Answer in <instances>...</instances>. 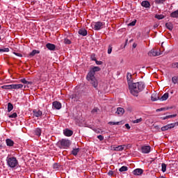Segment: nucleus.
Returning <instances> with one entry per match:
<instances>
[{"label":"nucleus","mask_w":178,"mask_h":178,"mask_svg":"<svg viewBox=\"0 0 178 178\" xmlns=\"http://www.w3.org/2000/svg\"><path fill=\"white\" fill-rule=\"evenodd\" d=\"M128 168L127 166L121 167L119 170L120 172H127Z\"/></svg>","instance_id":"nucleus-35"},{"label":"nucleus","mask_w":178,"mask_h":178,"mask_svg":"<svg viewBox=\"0 0 178 178\" xmlns=\"http://www.w3.org/2000/svg\"><path fill=\"white\" fill-rule=\"evenodd\" d=\"M143 172L144 170H143V169L137 168L133 171V173L134 175H135V176H140V175L143 173Z\"/></svg>","instance_id":"nucleus-13"},{"label":"nucleus","mask_w":178,"mask_h":178,"mask_svg":"<svg viewBox=\"0 0 178 178\" xmlns=\"http://www.w3.org/2000/svg\"><path fill=\"white\" fill-rule=\"evenodd\" d=\"M143 122V118H139V119H137V120H134L133 121V123H140V122Z\"/></svg>","instance_id":"nucleus-38"},{"label":"nucleus","mask_w":178,"mask_h":178,"mask_svg":"<svg viewBox=\"0 0 178 178\" xmlns=\"http://www.w3.org/2000/svg\"><path fill=\"white\" fill-rule=\"evenodd\" d=\"M90 59H92V60H97V58H95V55H92L91 56H90Z\"/></svg>","instance_id":"nucleus-50"},{"label":"nucleus","mask_w":178,"mask_h":178,"mask_svg":"<svg viewBox=\"0 0 178 178\" xmlns=\"http://www.w3.org/2000/svg\"><path fill=\"white\" fill-rule=\"evenodd\" d=\"M172 67H177V69H178V63H173Z\"/></svg>","instance_id":"nucleus-53"},{"label":"nucleus","mask_w":178,"mask_h":178,"mask_svg":"<svg viewBox=\"0 0 178 178\" xmlns=\"http://www.w3.org/2000/svg\"><path fill=\"white\" fill-rule=\"evenodd\" d=\"M108 124H111V126H120V124H122V121L116 122H109Z\"/></svg>","instance_id":"nucleus-28"},{"label":"nucleus","mask_w":178,"mask_h":178,"mask_svg":"<svg viewBox=\"0 0 178 178\" xmlns=\"http://www.w3.org/2000/svg\"><path fill=\"white\" fill-rule=\"evenodd\" d=\"M101 68L99 67H93L90 69L86 76V79L92 86V87H94V88H97L98 87V81L97 80V78H95V72H99Z\"/></svg>","instance_id":"nucleus-1"},{"label":"nucleus","mask_w":178,"mask_h":178,"mask_svg":"<svg viewBox=\"0 0 178 178\" xmlns=\"http://www.w3.org/2000/svg\"><path fill=\"white\" fill-rule=\"evenodd\" d=\"M125 127L126 129H127L128 130H130V129H131V127H130V125L129 124H125Z\"/></svg>","instance_id":"nucleus-49"},{"label":"nucleus","mask_w":178,"mask_h":178,"mask_svg":"<svg viewBox=\"0 0 178 178\" xmlns=\"http://www.w3.org/2000/svg\"><path fill=\"white\" fill-rule=\"evenodd\" d=\"M60 148H67L70 147V141L67 139H61L59 140Z\"/></svg>","instance_id":"nucleus-5"},{"label":"nucleus","mask_w":178,"mask_h":178,"mask_svg":"<svg viewBox=\"0 0 178 178\" xmlns=\"http://www.w3.org/2000/svg\"><path fill=\"white\" fill-rule=\"evenodd\" d=\"M21 83H22L23 84H27V80H26V79H22L20 80Z\"/></svg>","instance_id":"nucleus-43"},{"label":"nucleus","mask_w":178,"mask_h":178,"mask_svg":"<svg viewBox=\"0 0 178 178\" xmlns=\"http://www.w3.org/2000/svg\"><path fill=\"white\" fill-rule=\"evenodd\" d=\"M53 108H54V109H60L62 108V104H60V102H53Z\"/></svg>","instance_id":"nucleus-11"},{"label":"nucleus","mask_w":178,"mask_h":178,"mask_svg":"<svg viewBox=\"0 0 178 178\" xmlns=\"http://www.w3.org/2000/svg\"><path fill=\"white\" fill-rule=\"evenodd\" d=\"M161 47H163V43L161 44Z\"/></svg>","instance_id":"nucleus-61"},{"label":"nucleus","mask_w":178,"mask_h":178,"mask_svg":"<svg viewBox=\"0 0 178 178\" xmlns=\"http://www.w3.org/2000/svg\"><path fill=\"white\" fill-rule=\"evenodd\" d=\"M136 47H137V44L134 43V44H133V48H136Z\"/></svg>","instance_id":"nucleus-57"},{"label":"nucleus","mask_w":178,"mask_h":178,"mask_svg":"<svg viewBox=\"0 0 178 178\" xmlns=\"http://www.w3.org/2000/svg\"><path fill=\"white\" fill-rule=\"evenodd\" d=\"M75 119H76L77 120H80L79 117H75Z\"/></svg>","instance_id":"nucleus-59"},{"label":"nucleus","mask_w":178,"mask_h":178,"mask_svg":"<svg viewBox=\"0 0 178 178\" xmlns=\"http://www.w3.org/2000/svg\"><path fill=\"white\" fill-rule=\"evenodd\" d=\"M127 111H128L129 112H130V111H131V108L129 107V108L127 109Z\"/></svg>","instance_id":"nucleus-58"},{"label":"nucleus","mask_w":178,"mask_h":178,"mask_svg":"<svg viewBox=\"0 0 178 178\" xmlns=\"http://www.w3.org/2000/svg\"><path fill=\"white\" fill-rule=\"evenodd\" d=\"M53 168H54V169H59V165H58V163H54V164L53 165Z\"/></svg>","instance_id":"nucleus-46"},{"label":"nucleus","mask_w":178,"mask_h":178,"mask_svg":"<svg viewBox=\"0 0 178 178\" xmlns=\"http://www.w3.org/2000/svg\"><path fill=\"white\" fill-rule=\"evenodd\" d=\"M141 150L143 154H149L151 152V147L148 145L143 146Z\"/></svg>","instance_id":"nucleus-9"},{"label":"nucleus","mask_w":178,"mask_h":178,"mask_svg":"<svg viewBox=\"0 0 178 178\" xmlns=\"http://www.w3.org/2000/svg\"><path fill=\"white\" fill-rule=\"evenodd\" d=\"M92 26L94 30L99 31L104 28V26H105V22H93Z\"/></svg>","instance_id":"nucleus-6"},{"label":"nucleus","mask_w":178,"mask_h":178,"mask_svg":"<svg viewBox=\"0 0 178 178\" xmlns=\"http://www.w3.org/2000/svg\"><path fill=\"white\" fill-rule=\"evenodd\" d=\"M155 18L158 20H162V19H165V16L163 15H156Z\"/></svg>","instance_id":"nucleus-31"},{"label":"nucleus","mask_w":178,"mask_h":178,"mask_svg":"<svg viewBox=\"0 0 178 178\" xmlns=\"http://www.w3.org/2000/svg\"><path fill=\"white\" fill-rule=\"evenodd\" d=\"M130 92L134 97H138V93L145 88V83L143 81L133 83L129 86Z\"/></svg>","instance_id":"nucleus-2"},{"label":"nucleus","mask_w":178,"mask_h":178,"mask_svg":"<svg viewBox=\"0 0 178 178\" xmlns=\"http://www.w3.org/2000/svg\"><path fill=\"white\" fill-rule=\"evenodd\" d=\"M0 40H1V36H0Z\"/></svg>","instance_id":"nucleus-64"},{"label":"nucleus","mask_w":178,"mask_h":178,"mask_svg":"<svg viewBox=\"0 0 178 178\" xmlns=\"http://www.w3.org/2000/svg\"><path fill=\"white\" fill-rule=\"evenodd\" d=\"M13 110V104H12L11 103H8V112H10Z\"/></svg>","instance_id":"nucleus-33"},{"label":"nucleus","mask_w":178,"mask_h":178,"mask_svg":"<svg viewBox=\"0 0 178 178\" xmlns=\"http://www.w3.org/2000/svg\"><path fill=\"white\" fill-rule=\"evenodd\" d=\"M165 27L170 30V31H172V30H173V24H172V22H167L165 23Z\"/></svg>","instance_id":"nucleus-23"},{"label":"nucleus","mask_w":178,"mask_h":178,"mask_svg":"<svg viewBox=\"0 0 178 178\" xmlns=\"http://www.w3.org/2000/svg\"><path fill=\"white\" fill-rule=\"evenodd\" d=\"M95 133L99 134V133H102V131H101V129H96Z\"/></svg>","instance_id":"nucleus-56"},{"label":"nucleus","mask_w":178,"mask_h":178,"mask_svg":"<svg viewBox=\"0 0 178 178\" xmlns=\"http://www.w3.org/2000/svg\"><path fill=\"white\" fill-rule=\"evenodd\" d=\"M166 0H155L156 3H163Z\"/></svg>","instance_id":"nucleus-41"},{"label":"nucleus","mask_w":178,"mask_h":178,"mask_svg":"<svg viewBox=\"0 0 178 178\" xmlns=\"http://www.w3.org/2000/svg\"><path fill=\"white\" fill-rule=\"evenodd\" d=\"M79 151H80L79 148L73 149V150L72 151V155H74V156H76V155H77V154H79Z\"/></svg>","instance_id":"nucleus-29"},{"label":"nucleus","mask_w":178,"mask_h":178,"mask_svg":"<svg viewBox=\"0 0 178 178\" xmlns=\"http://www.w3.org/2000/svg\"><path fill=\"white\" fill-rule=\"evenodd\" d=\"M177 124H178L177 122H175V123L168 124L166 126L168 128V129H173V127H176Z\"/></svg>","instance_id":"nucleus-27"},{"label":"nucleus","mask_w":178,"mask_h":178,"mask_svg":"<svg viewBox=\"0 0 178 178\" xmlns=\"http://www.w3.org/2000/svg\"><path fill=\"white\" fill-rule=\"evenodd\" d=\"M116 111V112H124V108L122 107H118L117 108L115 107L112 108V111Z\"/></svg>","instance_id":"nucleus-25"},{"label":"nucleus","mask_w":178,"mask_h":178,"mask_svg":"<svg viewBox=\"0 0 178 178\" xmlns=\"http://www.w3.org/2000/svg\"><path fill=\"white\" fill-rule=\"evenodd\" d=\"M64 43L65 44H67L68 45H70V44H72V41H70V40L67 39V38H65L64 40Z\"/></svg>","instance_id":"nucleus-37"},{"label":"nucleus","mask_w":178,"mask_h":178,"mask_svg":"<svg viewBox=\"0 0 178 178\" xmlns=\"http://www.w3.org/2000/svg\"><path fill=\"white\" fill-rule=\"evenodd\" d=\"M136 23H137V21H133L132 22L129 24V26H136Z\"/></svg>","instance_id":"nucleus-45"},{"label":"nucleus","mask_w":178,"mask_h":178,"mask_svg":"<svg viewBox=\"0 0 178 178\" xmlns=\"http://www.w3.org/2000/svg\"><path fill=\"white\" fill-rule=\"evenodd\" d=\"M154 27H158V25H155Z\"/></svg>","instance_id":"nucleus-60"},{"label":"nucleus","mask_w":178,"mask_h":178,"mask_svg":"<svg viewBox=\"0 0 178 178\" xmlns=\"http://www.w3.org/2000/svg\"><path fill=\"white\" fill-rule=\"evenodd\" d=\"M46 48H47V49H49V51H55V48H56V46L52 43H47L46 44Z\"/></svg>","instance_id":"nucleus-14"},{"label":"nucleus","mask_w":178,"mask_h":178,"mask_svg":"<svg viewBox=\"0 0 178 178\" xmlns=\"http://www.w3.org/2000/svg\"><path fill=\"white\" fill-rule=\"evenodd\" d=\"M6 162L7 165L9 168H11L12 169L16 168L17 165H19V161H17V159L16 157H7L6 158Z\"/></svg>","instance_id":"nucleus-3"},{"label":"nucleus","mask_w":178,"mask_h":178,"mask_svg":"<svg viewBox=\"0 0 178 178\" xmlns=\"http://www.w3.org/2000/svg\"><path fill=\"white\" fill-rule=\"evenodd\" d=\"M37 54H40V51H39V50L34 49V50H33V51L29 54V56H30V57L35 56V55H37Z\"/></svg>","instance_id":"nucleus-24"},{"label":"nucleus","mask_w":178,"mask_h":178,"mask_svg":"<svg viewBox=\"0 0 178 178\" xmlns=\"http://www.w3.org/2000/svg\"><path fill=\"white\" fill-rule=\"evenodd\" d=\"M98 111H99V109H98V108H93L92 112H98Z\"/></svg>","instance_id":"nucleus-55"},{"label":"nucleus","mask_w":178,"mask_h":178,"mask_svg":"<svg viewBox=\"0 0 178 178\" xmlns=\"http://www.w3.org/2000/svg\"><path fill=\"white\" fill-rule=\"evenodd\" d=\"M0 148H2V145H0Z\"/></svg>","instance_id":"nucleus-62"},{"label":"nucleus","mask_w":178,"mask_h":178,"mask_svg":"<svg viewBox=\"0 0 178 178\" xmlns=\"http://www.w3.org/2000/svg\"><path fill=\"white\" fill-rule=\"evenodd\" d=\"M0 52H9V48L0 49Z\"/></svg>","instance_id":"nucleus-40"},{"label":"nucleus","mask_w":178,"mask_h":178,"mask_svg":"<svg viewBox=\"0 0 178 178\" xmlns=\"http://www.w3.org/2000/svg\"><path fill=\"white\" fill-rule=\"evenodd\" d=\"M63 134L64 136H66V137H72V136H73V131L68 129H65L63 131Z\"/></svg>","instance_id":"nucleus-10"},{"label":"nucleus","mask_w":178,"mask_h":178,"mask_svg":"<svg viewBox=\"0 0 178 178\" xmlns=\"http://www.w3.org/2000/svg\"><path fill=\"white\" fill-rule=\"evenodd\" d=\"M96 65H102V61H98L97 59L95 60Z\"/></svg>","instance_id":"nucleus-48"},{"label":"nucleus","mask_w":178,"mask_h":178,"mask_svg":"<svg viewBox=\"0 0 178 178\" xmlns=\"http://www.w3.org/2000/svg\"><path fill=\"white\" fill-rule=\"evenodd\" d=\"M166 164L165 163H162L161 164V170L163 173H165V172H166Z\"/></svg>","instance_id":"nucleus-34"},{"label":"nucleus","mask_w":178,"mask_h":178,"mask_svg":"<svg viewBox=\"0 0 178 178\" xmlns=\"http://www.w3.org/2000/svg\"><path fill=\"white\" fill-rule=\"evenodd\" d=\"M166 130H169L167 125L161 127V131H166Z\"/></svg>","instance_id":"nucleus-42"},{"label":"nucleus","mask_w":178,"mask_h":178,"mask_svg":"<svg viewBox=\"0 0 178 178\" xmlns=\"http://www.w3.org/2000/svg\"><path fill=\"white\" fill-rule=\"evenodd\" d=\"M0 29H1V25H0Z\"/></svg>","instance_id":"nucleus-63"},{"label":"nucleus","mask_w":178,"mask_h":178,"mask_svg":"<svg viewBox=\"0 0 178 178\" xmlns=\"http://www.w3.org/2000/svg\"><path fill=\"white\" fill-rule=\"evenodd\" d=\"M151 99L152 101H159L160 100V97H159V95H158L157 93H153L151 96Z\"/></svg>","instance_id":"nucleus-16"},{"label":"nucleus","mask_w":178,"mask_h":178,"mask_svg":"<svg viewBox=\"0 0 178 178\" xmlns=\"http://www.w3.org/2000/svg\"><path fill=\"white\" fill-rule=\"evenodd\" d=\"M34 131L35 136H41V129L37 128Z\"/></svg>","instance_id":"nucleus-32"},{"label":"nucleus","mask_w":178,"mask_h":178,"mask_svg":"<svg viewBox=\"0 0 178 178\" xmlns=\"http://www.w3.org/2000/svg\"><path fill=\"white\" fill-rule=\"evenodd\" d=\"M170 17H174V18H176L177 19L178 18V10L172 12L171 14H170Z\"/></svg>","instance_id":"nucleus-26"},{"label":"nucleus","mask_w":178,"mask_h":178,"mask_svg":"<svg viewBox=\"0 0 178 178\" xmlns=\"http://www.w3.org/2000/svg\"><path fill=\"white\" fill-rule=\"evenodd\" d=\"M97 138L100 140V141H103L104 140V136L102 135H99L97 136Z\"/></svg>","instance_id":"nucleus-44"},{"label":"nucleus","mask_w":178,"mask_h":178,"mask_svg":"<svg viewBox=\"0 0 178 178\" xmlns=\"http://www.w3.org/2000/svg\"><path fill=\"white\" fill-rule=\"evenodd\" d=\"M176 116H177V114L168 115L165 117H161V119H162V120H166V119H172L176 118Z\"/></svg>","instance_id":"nucleus-17"},{"label":"nucleus","mask_w":178,"mask_h":178,"mask_svg":"<svg viewBox=\"0 0 178 178\" xmlns=\"http://www.w3.org/2000/svg\"><path fill=\"white\" fill-rule=\"evenodd\" d=\"M3 90H19V88H23V84H12V85H6L1 86Z\"/></svg>","instance_id":"nucleus-4"},{"label":"nucleus","mask_w":178,"mask_h":178,"mask_svg":"<svg viewBox=\"0 0 178 178\" xmlns=\"http://www.w3.org/2000/svg\"><path fill=\"white\" fill-rule=\"evenodd\" d=\"M172 81L173 84H177V81H178L177 76H173L172 78Z\"/></svg>","instance_id":"nucleus-36"},{"label":"nucleus","mask_w":178,"mask_h":178,"mask_svg":"<svg viewBox=\"0 0 178 178\" xmlns=\"http://www.w3.org/2000/svg\"><path fill=\"white\" fill-rule=\"evenodd\" d=\"M108 176H113V171H112V170L108 171Z\"/></svg>","instance_id":"nucleus-52"},{"label":"nucleus","mask_w":178,"mask_h":178,"mask_svg":"<svg viewBox=\"0 0 178 178\" xmlns=\"http://www.w3.org/2000/svg\"><path fill=\"white\" fill-rule=\"evenodd\" d=\"M175 111L176 108L175 106H168V107H164V108H161L157 110H156V112H162L163 111Z\"/></svg>","instance_id":"nucleus-8"},{"label":"nucleus","mask_w":178,"mask_h":178,"mask_svg":"<svg viewBox=\"0 0 178 178\" xmlns=\"http://www.w3.org/2000/svg\"><path fill=\"white\" fill-rule=\"evenodd\" d=\"M14 55H16V56H19V58H22V56H23V55H22V54L16 53V52H14Z\"/></svg>","instance_id":"nucleus-47"},{"label":"nucleus","mask_w":178,"mask_h":178,"mask_svg":"<svg viewBox=\"0 0 178 178\" xmlns=\"http://www.w3.org/2000/svg\"><path fill=\"white\" fill-rule=\"evenodd\" d=\"M42 115V112H33V118H40Z\"/></svg>","instance_id":"nucleus-30"},{"label":"nucleus","mask_w":178,"mask_h":178,"mask_svg":"<svg viewBox=\"0 0 178 178\" xmlns=\"http://www.w3.org/2000/svg\"><path fill=\"white\" fill-rule=\"evenodd\" d=\"M169 98V93L165 92L163 95L160 97V101H166Z\"/></svg>","instance_id":"nucleus-21"},{"label":"nucleus","mask_w":178,"mask_h":178,"mask_svg":"<svg viewBox=\"0 0 178 178\" xmlns=\"http://www.w3.org/2000/svg\"><path fill=\"white\" fill-rule=\"evenodd\" d=\"M141 5L143 6V8H149V6H151V4L148 1H142Z\"/></svg>","instance_id":"nucleus-22"},{"label":"nucleus","mask_w":178,"mask_h":178,"mask_svg":"<svg viewBox=\"0 0 178 178\" xmlns=\"http://www.w3.org/2000/svg\"><path fill=\"white\" fill-rule=\"evenodd\" d=\"M126 145H119V146H113L112 149L113 151H123Z\"/></svg>","instance_id":"nucleus-12"},{"label":"nucleus","mask_w":178,"mask_h":178,"mask_svg":"<svg viewBox=\"0 0 178 178\" xmlns=\"http://www.w3.org/2000/svg\"><path fill=\"white\" fill-rule=\"evenodd\" d=\"M7 115L10 119H16V118H17V113H8Z\"/></svg>","instance_id":"nucleus-20"},{"label":"nucleus","mask_w":178,"mask_h":178,"mask_svg":"<svg viewBox=\"0 0 178 178\" xmlns=\"http://www.w3.org/2000/svg\"><path fill=\"white\" fill-rule=\"evenodd\" d=\"M131 77H132L131 73L128 72L127 74V80L129 87L131 84L133 83V81L131 80Z\"/></svg>","instance_id":"nucleus-15"},{"label":"nucleus","mask_w":178,"mask_h":178,"mask_svg":"<svg viewBox=\"0 0 178 178\" xmlns=\"http://www.w3.org/2000/svg\"><path fill=\"white\" fill-rule=\"evenodd\" d=\"M6 143L8 147H13V145H15V142H13L12 139L9 138L6 140Z\"/></svg>","instance_id":"nucleus-19"},{"label":"nucleus","mask_w":178,"mask_h":178,"mask_svg":"<svg viewBox=\"0 0 178 178\" xmlns=\"http://www.w3.org/2000/svg\"><path fill=\"white\" fill-rule=\"evenodd\" d=\"M26 86H33V81H29L26 82Z\"/></svg>","instance_id":"nucleus-51"},{"label":"nucleus","mask_w":178,"mask_h":178,"mask_svg":"<svg viewBox=\"0 0 178 178\" xmlns=\"http://www.w3.org/2000/svg\"><path fill=\"white\" fill-rule=\"evenodd\" d=\"M108 54L110 55V54H112V45L109 44L108 48Z\"/></svg>","instance_id":"nucleus-39"},{"label":"nucleus","mask_w":178,"mask_h":178,"mask_svg":"<svg viewBox=\"0 0 178 178\" xmlns=\"http://www.w3.org/2000/svg\"><path fill=\"white\" fill-rule=\"evenodd\" d=\"M78 33L79 34H80V35H83V37H86V35H87V30H86V29H79Z\"/></svg>","instance_id":"nucleus-18"},{"label":"nucleus","mask_w":178,"mask_h":178,"mask_svg":"<svg viewBox=\"0 0 178 178\" xmlns=\"http://www.w3.org/2000/svg\"><path fill=\"white\" fill-rule=\"evenodd\" d=\"M117 115L118 116H123V112H118Z\"/></svg>","instance_id":"nucleus-54"},{"label":"nucleus","mask_w":178,"mask_h":178,"mask_svg":"<svg viewBox=\"0 0 178 178\" xmlns=\"http://www.w3.org/2000/svg\"><path fill=\"white\" fill-rule=\"evenodd\" d=\"M159 55H161V53L154 49L148 52L149 56H159Z\"/></svg>","instance_id":"nucleus-7"}]
</instances>
